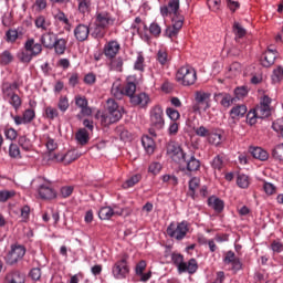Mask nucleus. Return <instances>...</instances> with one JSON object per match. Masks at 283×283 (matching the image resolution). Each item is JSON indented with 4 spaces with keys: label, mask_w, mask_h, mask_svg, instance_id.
I'll return each instance as SVG.
<instances>
[{
    "label": "nucleus",
    "mask_w": 283,
    "mask_h": 283,
    "mask_svg": "<svg viewBox=\"0 0 283 283\" xmlns=\"http://www.w3.org/2000/svg\"><path fill=\"white\" fill-rule=\"evenodd\" d=\"M260 119H262V118L260 117L258 112L254 111V108H252V109H250L248 112V114H247V123H248V125L253 126V125L258 124V120H260Z\"/></svg>",
    "instance_id": "8fccbe9b"
},
{
    "label": "nucleus",
    "mask_w": 283,
    "mask_h": 283,
    "mask_svg": "<svg viewBox=\"0 0 283 283\" xmlns=\"http://www.w3.org/2000/svg\"><path fill=\"white\" fill-rule=\"evenodd\" d=\"M142 145H143L144 149L147 151V154H149V155L154 154V151L156 149V143L154 142V138H151L149 136H144L142 138Z\"/></svg>",
    "instance_id": "e433bc0d"
},
{
    "label": "nucleus",
    "mask_w": 283,
    "mask_h": 283,
    "mask_svg": "<svg viewBox=\"0 0 283 283\" xmlns=\"http://www.w3.org/2000/svg\"><path fill=\"white\" fill-rule=\"evenodd\" d=\"M34 25L38 30L48 32V30H50L52 27V21H50V19H48L45 15H38L34 20Z\"/></svg>",
    "instance_id": "cd10ccee"
},
{
    "label": "nucleus",
    "mask_w": 283,
    "mask_h": 283,
    "mask_svg": "<svg viewBox=\"0 0 283 283\" xmlns=\"http://www.w3.org/2000/svg\"><path fill=\"white\" fill-rule=\"evenodd\" d=\"M149 95H147L146 93H139L136 95H133L130 98V103L134 106H138V107H147L149 105Z\"/></svg>",
    "instance_id": "b1692460"
},
{
    "label": "nucleus",
    "mask_w": 283,
    "mask_h": 283,
    "mask_svg": "<svg viewBox=\"0 0 283 283\" xmlns=\"http://www.w3.org/2000/svg\"><path fill=\"white\" fill-rule=\"evenodd\" d=\"M249 94V88L247 86H239L234 90V96L239 101L244 98Z\"/></svg>",
    "instance_id": "774afa93"
},
{
    "label": "nucleus",
    "mask_w": 283,
    "mask_h": 283,
    "mask_svg": "<svg viewBox=\"0 0 283 283\" xmlns=\"http://www.w3.org/2000/svg\"><path fill=\"white\" fill-rule=\"evenodd\" d=\"M195 101L197 105H193V112H207L211 107V93L198 91L195 95Z\"/></svg>",
    "instance_id": "1a4fd4ad"
},
{
    "label": "nucleus",
    "mask_w": 283,
    "mask_h": 283,
    "mask_svg": "<svg viewBox=\"0 0 283 283\" xmlns=\"http://www.w3.org/2000/svg\"><path fill=\"white\" fill-rule=\"evenodd\" d=\"M6 41L8 43H14L17 42V39H19V31L14 30V29H9L7 32H6Z\"/></svg>",
    "instance_id": "680f3d73"
},
{
    "label": "nucleus",
    "mask_w": 283,
    "mask_h": 283,
    "mask_svg": "<svg viewBox=\"0 0 283 283\" xmlns=\"http://www.w3.org/2000/svg\"><path fill=\"white\" fill-rule=\"evenodd\" d=\"M2 283H25V275L19 270L9 271L6 273Z\"/></svg>",
    "instance_id": "aec40b11"
},
{
    "label": "nucleus",
    "mask_w": 283,
    "mask_h": 283,
    "mask_svg": "<svg viewBox=\"0 0 283 283\" xmlns=\"http://www.w3.org/2000/svg\"><path fill=\"white\" fill-rule=\"evenodd\" d=\"M249 151L251 156H253V158H255L256 160H269V153L262 149V147H250Z\"/></svg>",
    "instance_id": "7c9ffc66"
},
{
    "label": "nucleus",
    "mask_w": 283,
    "mask_h": 283,
    "mask_svg": "<svg viewBox=\"0 0 283 283\" xmlns=\"http://www.w3.org/2000/svg\"><path fill=\"white\" fill-rule=\"evenodd\" d=\"M14 57L12 56V53H10V51H3L0 55V65H10Z\"/></svg>",
    "instance_id": "4d7b16f0"
},
{
    "label": "nucleus",
    "mask_w": 283,
    "mask_h": 283,
    "mask_svg": "<svg viewBox=\"0 0 283 283\" xmlns=\"http://www.w3.org/2000/svg\"><path fill=\"white\" fill-rule=\"evenodd\" d=\"M157 61H158V63H160V65L165 66V65H169L171 57H169V54L167 53L166 50L160 49L157 52Z\"/></svg>",
    "instance_id": "de8ad7c7"
},
{
    "label": "nucleus",
    "mask_w": 283,
    "mask_h": 283,
    "mask_svg": "<svg viewBox=\"0 0 283 283\" xmlns=\"http://www.w3.org/2000/svg\"><path fill=\"white\" fill-rule=\"evenodd\" d=\"M78 153L70 150L64 155V163L70 165L71 163H74V160H78Z\"/></svg>",
    "instance_id": "e2e57ef3"
},
{
    "label": "nucleus",
    "mask_w": 283,
    "mask_h": 283,
    "mask_svg": "<svg viewBox=\"0 0 283 283\" xmlns=\"http://www.w3.org/2000/svg\"><path fill=\"white\" fill-rule=\"evenodd\" d=\"M208 207H210V209H213L216 213H222L224 211V200L216 196H211L208 198Z\"/></svg>",
    "instance_id": "a878e982"
},
{
    "label": "nucleus",
    "mask_w": 283,
    "mask_h": 283,
    "mask_svg": "<svg viewBox=\"0 0 283 283\" xmlns=\"http://www.w3.org/2000/svg\"><path fill=\"white\" fill-rule=\"evenodd\" d=\"M94 29L92 31V36H94V39H103V36H105V31L107 30L104 27H101L99 24H94Z\"/></svg>",
    "instance_id": "bf43d9fd"
},
{
    "label": "nucleus",
    "mask_w": 283,
    "mask_h": 283,
    "mask_svg": "<svg viewBox=\"0 0 283 283\" xmlns=\"http://www.w3.org/2000/svg\"><path fill=\"white\" fill-rule=\"evenodd\" d=\"M211 167L214 168L216 171H222V167H224V160L220 155H217L212 159Z\"/></svg>",
    "instance_id": "13d9d810"
},
{
    "label": "nucleus",
    "mask_w": 283,
    "mask_h": 283,
    "mask_svg": "<svg viewBox=\"0 0 283 283\" xmlns=\"http://www.w3.org/2000/svg\"><path fill=\"white\" fill-rule=\"evenodd\" d=\"M43 52L41 43H36L33 38H29L24 43V49L17 54L20 63H31L34 56Z\"/></svg>",
    "instance_id": "7ed1b4c3"
},
{
    "label": "nucleus",
    "mask_w": 283,
    "mask_h": 283,
    "mask_svg": "<svg viewBox=\"0 0 283 283\" xmlns=\"http://www.w3.org/2000/svg\"><path fill=\"white\" fill-rule=\"evenodd\" d=\"M171 262L177 268V271L179 272L182 265L185 264V255L174 252L171 254Z\"/></svg>",
    "instance_id": "09e8293b"
},
{
    "label": "nucleus",
    "mask_w": 283,
    "mask_h": 283,
    "mask_svg": "<svg viewBox=\"0 0 283 283\" xmlns=\"http://www.w3.org/2000/svg\"><path fill=\"white\" fill-rule=\"evenodd\" d=\"M198 189H200V178L193 177L189 180V196L192 200H196V191H198Z\"/></svg>",
    "instance_id": "a19ab883"
},
{
    "label": "nucleus",
    "mask_w": 283,
    "mask_h": 283,
    "mask_svg": "<svg viewBox=\"0 0 283 283\" xmlns=\"http://www.w3.org/2000/svg\"><path fill=\"white\" fill-rule=\"evenodd\" d=\"M45 118L49 120H54L55 118H59V109L52 106H48L44 109Z\"/></svg>",
    "instance_id": "5fc2aeb1"
},
{
    "label": "nucleus",
    "mask_w": 283,
    "mask_h": 283,
    "mask_svg": "<svg viewBox=\"0 0 283 283\" xmlns=\"http://www.w3.org/2000/svg\"><path fill=\"white\" fill-rule=\"evenodd\" d=\"M271 103H273V99L269 97V95H263L260 98V104L254 107V111L261 119L269 118V116H271Z\"/></svg>",
    "instance_id": "9d476101"
},
{
    "label": "nucleus",
    "mask_w": 283,
    "mask_h": 283,
    "mask_svg": "<svg viewBox=\"0 0 283 283\" xmlns=\"http://www.w3.org/2000/svg\"><path fill=\"white\" fill-rule=\"evenodd\" d=\"M57 108L62 114H65L67 109H70V99L67 96H60L59 102H57Z\"/></svg>",
    "instance_id": "603ef678"
},
{
    "label": "nucleus",
    "mask_w": 283,
    "mask_h": 283,
    "mask_svg": "<svg viewBox=\"0 0 283 283\" xmlns=\"http://www.w3.org/2000/svg\"><path fill=\"white\" fill-rule=\"evenodd\" d=\"M75 105L78 107L80 114L82 116H92V108L90 107V102L87 101V97L82 95H76L75 98Z\"/></svg>",
    "instance_id": "f3484780"
},
{
    "label": "nucleus",
    "mask_w": 283,
    "mask_h": 283,
    "mask_svg": "<svg viewBox=\"0 0 283 283\" xmlns=\"http://www.w3.org/2000/svg\"><path fill=\"white\" fill-rule=\"evenodd\" d=\"M20 87L21 85H19V82H4L1 87L3 101L9 103L15 112H19L21 105H23V99L17 94V91H19Z\"/></svg>",
    "instance_id": "f257e3e1"
},
{
    "label": "nucleus",
    "mask_w": 283,
    "mask_h": 283,
    "mask_svg": "<svg viewBox=\"0 0 283 283\" xmlns=\"http://www.w3.org/2000/svg\"><path fill=\"white\" fill-rule=\"evenodd\" d=\"M180 10V0H168V3L166 6L160 7V14L161 17L167 18L171 17H178V12Z\"/></svg>",
    "instance_id": "2eb2a0df"
},
{
    "label": "nucleus",
    "mask_w": 283,
    "mask_h": 283,
    "mask_svg": "<svg viewBox=\"0 0 283 283\" xmlns=\"http://www.w3.org/2000/svg\"><path fill=\"white\" fill-rule=\"evenodd\" d=\"M75 140L77 145H81L82 147H84V145H87V143H90V133L87 132V129L80 128L75 133Z\"/></svg>",
    "instance_id": "473e14b6"
},
{
    "label": "nucleus",
    "mask_w": 283,
    "mask_h": 283,
    "mask_svg": "<svg viewBox=\"0 0 283 283\" xmlns=\"http://www.w3.org/2000/svg\"><path fill=\"white\" fill-rule=\"evenodd\" d=\"M166 156L176 165H182L187 158V154L182 146L176 142H169L166 146Z\"/></svg>",
    "instance_id": "423d86ee"
},
{
    "label": "nucleus",
    "mask_w": 283,
    "mask_h": 283,
    "mask_svg": "<svg viewBox=\"0 0 283 283\" xmlns=\"http://www.w3.org/2000/svg\"><path fill=\"white\" fill-rule=\"evenodd\" d=\"M237 185L238 187H240V189H249V186L251 185V179L244 174H239L237 177Z\"/></svg>",
    "instance_id": "c03bdc74"
},
{
    "label": "nucleus",
    "mask_w": 283,
    "mask_h": 283,
    "mask_svg": "<svg viewBox=\"0 0 283 283\" xmlns=\"http://www.w3.org/2000/svg\"><path fill=\"white\" fill-rule=\"evenodd\" d=\"M214 101L220 103L222 107L229 108L231 105H233L235 97H232L229 93H216Z\"/></svg>",
    "instance_id": "4be33fe9"
},
{
    "label": "nucleus",
    "mask_w": 283,
    "mask_h": 283,
    "mask_svg": "<svg viewBox=\"0 0 283 283\" xmlns=\"http://www.w3.org/2000/svg\"><path fill=\"white\" fill-rule=\"evenodd\" d=\"M272 157L274 160L283 161V144H279L272 149Z\"/></svg>",
    "instance_id": "6e6d98bb"
},
{
    "label": "nucleus",
    "mask_w": 283,
    "mask_h": 283,
    "mask_svg": "<svg viewBox=\"0 0 283 283\" xmlns=\"http://www.w3.org/2000/svg\"><path fill=\"white\" fill-rule=\"evenodd\" d=\"M224 264H230L231 265V271L233 273H238L239 271H242L244 269V264H242V261L240 258L235 256V252L233 251H228L226 253V256L223 258Z\"/></svg>",
    "instance_id": "4468645a"
},
{
    "label": "nucleus",
    "mask_w": 283,
    "mask_h": 283,
    "mask_svg": "<svg viewBox=\"0 0 283 283\" xmlns=\"http://www.w3.org/2000/svg\"><path fill=\"white\" fill-rule=\"evenodd\" d=\"M247 114V105L241 104L231 108L230 116L231 118H244Z\"/></svg>",
    "instance_id": "4c0bfd02"
},
{
    "label": "nucleus",
    "mask_w": 283,
    "mask_h": 283,
    "mask_svg": "<svg viewBox=\"0 0 283 283\" xmlns=\"http://www.w3.org/2000/svg\"><path fill=\"white\" fill-rule=\"evenodd\" d=\"M74 36L76 41L83 43V41H87L90 38V25L80 23L74 29Z\"/></svg>",
    "instance_id": "412c9836"
},
{
    "label": "nucleus",
    "mask_w": 283,
    "mask_h": 283,
    "mask_svg": "<svg viewBox=\"0 0 283 283\" xmlns=\"http://www.w3.org/2000/svg\"><path fill=\"white\" fill-rule=\"evenodd\" d=\"M9 156L10 158L19 159L21 158V148H19V145L11 143L9 145Z\"/></svg>",
    "instance_id": "864d4df0"
},
{
    "label": "nucleus",
    "mask_w": 283,
    "mask_h": 283,
    "mask_svg": "<svg viewBox=\"0 0 283 283\" xmlns=\"http://www.w3.org/2000/svg\"><path fill=\"white\" fill-rule=\"evenodd\" d=\"M233 33L235 34L237 39H242L247 36V29L242 27L239 22L233 23Z\"/></svg>",
    "instance_id": "3c124183"
},
{
    "label": "nucleus",
    "mask_w": 283,
    "mask_h": 283,
    "mask_svg": "<svg viewBox=\"0 0 283 283\" xmlns=\"http://www.w3.org/2000/svg\"><path fill=\"white\" fill-rule=\"evenodd\" d=\"M176 81L184 87H191V85H196V82L198 81V73L196 72V69L189 65H184L177 71Z\"/></svg>",
    "instance_id": "20e7f679"
},
{
    "label": "nucleus",
    "mask_w": 283,
    "mask_h": 283,
    "mask_svg": "<svg viewBox=\"0 0 283 283\" xmlns=\"http://www.w3.org/2000/svg\"><path fill=\"white\" fill-rule=\"evenodd\" d=\"M98 118V114L96 115ZM118 114L114 115V113H108L107 111L103 112L99 115V122L102 127H109V125H114V123H118V120H120Z\"/></svg>",
    "instance_id": "6ab92c4d"
},
{
    "label": "nucleus",
    "mask_w": 283,
    "mask_h": 283,
    "mask_svg": "<svg viewBox=\"0 0 283 283\" xmlns=\"http://www.w3.org/2000/svg\"><path fill=\"white\" fill-rule=\"evenodd\" d=\"M27 249L24 245L19 243L12 244L11 250L9 251L6 261L10 266H14V264H19L23 258H25Z\"/></svg>",
    "instance_id": "6e6552de"
},
{
    "label": "nucleus",
    "mask_w": 283,
    "mask_h": 283,
    "mask_svg": "<svg viewBox=\"0 0 283 283\" xmlns=\"http://www.w3.org/2000/svg\"><path fill=\"white\" fill-rule=\"evenodd\" d=\"M116 19L112 17V13L107 11H97L95 14V22L94 25H99V28H111V25H114V22Z\"/></svg>",
    "instance_id": "9b49d317"
},
{
    "label": "nucleus",
    "mask_w": 283,
    "mask_h": 283,
    "mask_svg": "<svg viewBox=\"0 0 283 283\" xmlns=\"http://www.w3.org/2000/svg\"><path fill=\"white\" fill-rule=\"evenodd\" d=\"M134 70L137 72H145V55H143V52L137 53V57L134 62Z\"/></svg>",
    "instance_id": "49530a36"
},
{
    "label": "nucleus",
    "mask_w": 283,
    "mask_h": 283,
    "mask_svg": "<svg viewBox=\"0 0 283 283\" xmlns=\"http://www.w3.org/2000/svg\"><path fill=\"white\" fill-rule=\"evenodd\" d=\"M116 213L118 216H123V212H115L114 209H112V207H103L98 211V218L101 220H112L113 216H116Z\"/></svg>",
    "instance_id": "f704fd0d"
},
{
    "label": "nucleus",
    "mask_w": 283,
    "mask_h": 283,
    "mask_svg": "<svg viewBox=\"0 0 283 283\" xmlns=\"http://www.w3.org/2000/svg\"><path fill=\"white\" fill-rule=\"evenodd\" d=\"M112 275L115 280H125L129 275V254H122L113 264Z\"/></svg>",
    "instance_id": "39448f33"
},
{
    "label": "nucleus",
    "mask_w": 283,
    "mask_h": 283,
    "mask_svg": "<svg viewBox=\"0 0 283 283\" xmlns=\"http://www.w3.org/2000/svg\"><path fill=\"white\" fill-rule=\"evenodd\" d=\"M186 164L187 171H198L200 169V161L198 158H196L195 155H187L186 160H184Z\"/></svg>",
    "instance_id": "c85d7f7f"
},
{
    "label": "nucleus",
    "mask_w": 283,
    "mask_h": 283,
    "mask_svg": "<svg viewBox=\"0 0 283 283\" xmlns=\"http://www.w3.org/2000/svg\"><path fill=\"white\" fill-rule=\"evenodd\" d=\"M277 50L268 48V50L261 56V65L263 67H271L275 64V60L277 59Z\"/></svg>",
    "instance_id": "dca6fc26"
},
{
    "label": "nucleus",
    "mask_w": 283,
    "mask_h": 283,
    "mask_svg": "<svg viewBox=\"0 0 283 283\" xmlns=\"http://www.w3.org/2000/svg\"><path fill=\"white\" fill-rule=\"evenodd\" d=\"M167 235L169 238H172L174 240H185L187 238V233H189V222L181 221L177 224L175 222H171L166 230Z\"/></svg>",
    "instance_id": "0eeeda50"
},
{
    "label": "nucleus",
    "mask_w": 283,
    "mask_h": 283,
    "mask_svg": "<svg viewBox=\"0 0 283 283\" xmlns=\"http://www.w3.org/2000/svg\"><path fill=\"white\" fill-rule=\"evenodd\" d=\"M282 78H283V67L277 66L276 69L273 70L272 81H273V83H280V81H282Z\"/></svg>",
    "instance_id": "69168bd1"
},
{
    "label": "nucleus",
    "mask_w": 283,
    "mask_h": 283,
    "mask_svg": "<svg viewBox=\"0 0 283 283\" xmlns=\"http://www.w3.org/2000/svg\"><path fill=\"white\" fill-rule=\"evenodd\" d=\"M149 134L156 137V132L165 129V109L160 104H156L149 109Z\"/></svg>",
    "instance_id": "f03ea898"
},
{
    "label": "nucleus",
    "mask_w": 283,
    "mask_h": 283,
    "mask_svg": "<svg viewBox=\"0 0 283 283\" xmlns=\"http://www.w3.org/2000/svg\"><path fill=\"white\" fill-rule=\"evenodd\" d=\"M136 95V77L134 76H128L127 77V83L124 86V96H128L130 99L132 96Z\"/></svg>",
    "instance_id": "c756f323"
},
{
    "label": "nucleus",
    "mask_w": 283,
    "mask_h": 283,
    "mask_svg": "<svg viewBox=\"0 0 283 283\" xmlns=\"http://www.w3.org/2000/svg\"><path fill=\"white\" fill-rule=\"evenodd\" d=\"M105 112H108L109 114H113L116 116V114L119 116V118H123V112L118 107V103L114 98H108L106 102V109Z\"/></svg>",
    "instance_id": "72a5a7b5"
},
{
    "label": "nucleus",
    "mask_w": 283,
    "mask_h": 283,
    "mask_svg": "<svg viewBox=\"0 0 283 283\" xmlns=\"http://www.w3.org/2000/svg\"><path fill=\"white\" fill-rule=\"evenodd\" d=\"M111 61V67L112 70H115L116 72H123V57H114Z\"/></svg>",
    "instance_id": "052dcab7"
},
{
    "label": "nucleus",
    "mask_w": 283,
    "mask_h": 283,
    "mask_svg": "<svg viewBox=\"0 0 283 283\" xmlns=\"http://www.w3.org/2000/svg\"><path fill=\"white\" fill-rule=\"evenodd\" d=\"M120 52V42L117 40H111L106 42V44L103 48V54L108 60L116 59Z\"/></svg>",
    "instance_id": "ddd939ff"
},
{
    "label": "nucleus",
    "mask_w": 283,
    "mask_h": 283,
    "mask_svg": "<svg viewBox=\"0 0 283 283\" xmlns=\"http://www.w3.org/2000/svg\"><path fill=\"white\" fill-rule=\"evenodd\" d=\"M198 272V261L192 258L188 262H184L181 269H179V274L188 273L189 275H193Z\"/></svg>",
    "instance_id": "5701e85b"
},
{
    "label": "nucleus",
    "mask_w": 283,
    "mask_h": 283,
    "mask_svg": "<svg viewBox=\"0 0 283 283\" xmlns=\"http://www.w3.org/2000/svg\"><path fill=\"white\" fill-rule=\"evenodd\" d=\"M39 196L42 200H54L56 198V191L50 186L41 185L39 187Z\"/></svg>",
    "instance_id": "bb28decb"
},
{
    "label": "nucleus",
    "mask_w": 283,
    "mask_h": 283,
    "mask_svg": "<svg viewBox=\"0 0 283 283\" xmlns=\"http://www.w3.org/2000/svg\"><path fill=\"white\" fill-rule=\"evenodd\" d=\"M140 180H143L142 174L133 175L123 184V189H132V187H136Z\"/></svg>",
    "instance_id": "79ce46f5"
},
{
    "label": "nucleus",
    "mask_w": 283,
    "mask_h": 283,
    "mask_svg": "<svg viewBox=\"0 0 283 283\" xmlns=\"http://www.w3.org/2000/svg\"><path fill=\"white\" fill-rule=\"evenodd\" d=\"M78 1V12L81 14H90L92 12V0H77Z\"/></svg>",
    "instance_id": "37998d69"
},
{
    "label": "nucleus",
    "mask_w": 283,
    "mask_h": 283,
    "mask_svg": "<svg viewBox=\"0 0 283 283\" xmlns=\"http://www.w3.org/2000/svg\"><path fill=\"white\" fill-rule=\"evenodd\" d=\"M144 30H148L149 34H151L154 39H160V34H163V28L158 22H151L149 28H147V24H144Z\"/></svg>",
    "instance_id": "c9c22d12"
},
{
    "label": "nucleus",
    "mask_w": 283,
    "mask_h": 283,
    "mask_svg": "<svg viewBox=\"0 0 283 283\" xmlns=\"http://www.w3.org/2000/svg\"><path fill=\"white\" fill-rule=\"evenodd\" d=\"M222 134L223 132L220 128H213L208 134V143L214 145V147L222 145Z\"/></svg>",
    "instance_id": "393cba45"
},
{
    "label": "nucleus",
    "mask_w": 283,
    "mask_h": 283,
    "mask_svg": "<svg viewBox=\"0 0 283 283\" xmlns=\"http://www.w3.org/2000/svg\"><path fill=\"white\" fill-rule=\"evenodd\" d=\"M111 94L114 98H117V101H122L123 96H125V90L120 81L117 80L113 83Z\"/></svg>",
    "instance_id": "2f4dec72"
},
{
    "label": "nucleus",
    "mask_w": 283,
    "mask_h": 283,
    "mask_svg": "<svg viewBox=\"0 0 283 283\" xmlns=\"http://www.w3.org/2000/svg\"><path fill=\"white\" fill-rule=\"evenodd\" d=\"M18 145L23 149V151H32L34 145L32 144V140L28 138V136L22 135L18 138Z\"/></svg>",
    "instance_id": "58836bf2"
},
{
    "label": "nucleus",
    "mask_w": 283,
    "mask_h": 283,
    "mask_svg": "<svg viewBox=\"0 0 283 283\" xmlns=\"http://www.w3.org/2000/svg\"><path fill=\"white\" fill-rule=\"evenodd\" d=\"M161 180L163 182L171 185L172 187H176L178 185V177H176V175H164L161 176Z\"/></svg>",
    "instance_id": "0e129e2a"
},
{
    "label": "nucleus",
    "mask_w": 283,
    "mask_h": 283,
    "mask_svg": "<svg viewBox=\"0 0 283 283\" xmlns=\"http://www.w3.org/2000/svg\"><path fill=\"white\" fill-rule=\"evenodd\" d=\"M54 19L55 21H59V23H62V25H64V30H70V28H72V25L70 24V19H67V15H65L63 11H59L54 15Z\"/></svg>",
    "instance_id": "a18cd8bd"
},
{
    "label": "nucleus",
    "mask_w": 283,
    "mask_h": 283,
    "mask_svg": "<svg viewBox=\"0 0 283 283\" xmlns=\"http://www.w3.org/2000/svg\"><path fill=\"white\" fill-rule=\"evenodd\" d=\"M56 34L50 30L43 33L40 38V45L46 48V50H54V43L56 42Z\"/></svg>",
    "instance_id": "a211bd4d"
},
{
    "label": "nucleus",
    "mask_w": 283,
    "mask_h": 283,
    "mask_svg": "<svg viewBox=\"0 0 283 283\" xmlns=\"http://www.w3.org/2000/svg\"><path fill=\"white\" fill-rule=\"evenodd\" d=\"M4 136L7 140H17L19 133L13 127H10L4 129Z\"/></svg>",
    "instance_id": "338daca9"
},
{
    "label": "nucleus",
    "mask_w": 283,
    "mask_h": 283,
    "mask_svg": "<svg viewBox=\"0 0 283 283\" xmlns=\"http://www.w3.org/2000/svg\"><path fill=\"white\" fill-rule=\"evenodd\" d=\"M11 118L14 122V125H17V126L30 125V123H32V120H34V118H36V112H34L33 108H27L23 112L22 116L11 114Z\"/></svg>",
    "instance_id": "f8f14e48"
},
{
    "label": "nucleus",
    "mask_w": 283,
    "mask_h": 283,
    "mask_svg": "<svg viewBox=\"0 0 283 283\" xmlns=\"http://www.w3.org/2000/svg\"><path fill=\"white\" fill-rule=\"evenodd\" d=\"M53 49L59 55L65 54V51L67 50V40L56 38Z\"/></svg>",
    "instance_id": "ea45409f"
}]
</instances>
